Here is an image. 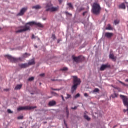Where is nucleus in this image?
Returning <instances> with one entry per match:
<instances>
[{
  "instance_id": "obj_17",
  "label": "nucleus",
  "mask_w": 128,
  "mask_h": 128,
  "mask_svg": "<svg viewBox=\"0 0 128 128\" xmlns=\"http://www.w3.org/2000/svg\"><path fill=\"white\" fill-rule=\"evenodd\" d=\"M32 8L35 10H40V8H42V6H40V5H38L36 6H33Z\"/></svg>"
},
{
  "instance_id": "obj_3",
  "label": "nucleus",
  "mask_w": 128,
  "mask_h": 128,
  "mask_svg": "<svg viewBox=\"0 0 128 128\" xmlns=\"http://www.w3.org/2000/svg\"><path fill=\"white\" fill-rule=\"evenodd\" d=\"M46 12H56L60 10V6L54 7L52 2L46 4Z\"/></svg>"
},
{
  "instance_id": "obj_10",
  "label": "nucleus",
  "mask_w": 128,
  "mask_h": 128,
  "mask_svg": "<svg viewBox=\"0 0 128 128\" xmlns=\"http://www.w3.org/2000/svg\"><path fill=\"white\" fill-rule=\"evenodd\" d=\"M112 36H114V34L112 33L106 32L105 34V38H112Z\"/></svg>"
},
{
  "instance_id": "obj_36",
  "label": "nucleus",
  "mask_w": 128,
  "mask_h": 128,
  "mask_svg": "<svg viewBox=\"0 0 128 128\" xmlns=\"http://www.w3.org/2000/svg\"><path fill=\"white\" fill-rule=\"evenodd\" d=\"M52 38H53V40H56V35L52 34Z\"/></svg>"
},
{
  "instance_id": "obj_30",
  "label": "nucleus",
  "mask_w": 128,
  "mask_h": 128,
  "mask_svg": "<svg viewBox=\"0 0 128 128\" xmlns=\"http://www.w3.org/2000/svg\"><path fill=\"white\" fill-rule=\"evenodd\" d=\"M72 98V96L70 94H68L67 97L66 98V100H68V98Z\"/></svg>"
},
{
  "instance_id": "obj_1",
  "label": "nucleus",
  "mask_w": 128,
  "mask_h": 128,
  "mask_svg": "<svg viewBox=\"0 0 128 128\" xmlns=\"http://www.w3.org/2000/svg\"><path fill=\"white\" fill-rule=\"evenodd\" d=\"M38 26V28H44V26L42 24L40 23H37L34 22H28L26 24L25 26H22L19 28H22L20 30L16 31V34H20L22 32H28V30H30V26Z\"/></svg>"
},
{
  "instance_id": "obj_29",
  "label": "nucleus",
  "mask_w": 128,
  "mask_h": 128,
  "mask_svg": "<svg viewBox=\"0 0 128 128\" xmlns=\"http://www.w3.org/2000/svg\"><path fill=\"white\" fill-rule=\"evenodd\" d=\"M66 14L67 16H72V14H71L69 13L68 12H66Z\"/></svg>"
},
{
  "instance_id": "obj_52",
  "label": "nucleus",
  "mask_w": 128,
  "mask_h": 128,
  "mask_svg": "<svg viewBox=\"0 0 128 128\" xmlns=\"http://www.w3.org/2000/svg\"><path fill=\"white\" fill-rule=\"evenodd\" d=\"M60 42V41L58 40V43Z\"/></svg>"
},
{
  "instance_id": "obj_42",
  "label": "nucleus",
  "mask_w": 128,
  "mask_h": 128,
  "mask_svg": "<svg viewBox=\"0 0 128 128\" xmlns=\"http://www.w3.org/2000/svg\"><path fill=\"white\" fill-rule=\"evenodd\" d=\"M61 98H62L63 102H65L64 98V96H62Z\"/></svg>"
},
{
  "instance_id": "obj_26",
  "label": "nucleus",
  "mask_w": 128,
  "mask_h": 128,
  "mask_svg": "<svg viewBox=\"0 0 128 128\" xmlns=\"http://www.w3.org/2000/svg\"><path fill=\"white\" fill-rule=\"evenodd\" d=\"M34 80V77H31L28 79L29 82H32V80Z\"/></svg>"
},
{
  "instance_id": "obj_28",
  "label": "nucleus",
  "mask_w": 128,
  "mask_h": 128,
  "mask_svg": "<svg viewBox=\"0 0 128 128\" xmlns=\"http://www.w3.org/2000/svg\"><path fill=\"white\" fill-rule=\"evenodd\" d=\"M100 92V89L95 88L94 90V92Z\"/></svg>"
},
{
  "instance_id": "obj_18",
  "label": "nucleus",
  "mask_w": 128,
  "mask_h": 128,
  "mask_svg": "<svg viewBox=\"0 0 128 128\" xmlns=\"http://www.w3.org/2000/svg\"><path fill=\"white\" fill-rule=\"evenodd\" d=\"M82 10H84V8H77L76 12H82Z\"/></svg>"
},
{
  "instance_id": "obj_13",
  "label": "nucleus",
  "mask_w": 128,
  "mask_h": 128,
  "mask_svg": "<svg viewBox=\"0 0 128 128\" xmlns=\"http://www.w3.org/2000/svg\"><path fill=\"white\" fill-rule=\"evenodd\" d=\"M28 64V66H34L36 64V62H34V60H32L29 61Z\"/></svg>"
},
{
  "instance_id": "obj_38",
  "label": "nucleus",
  "mask_w": 128,
  "mask_h": 128,
  "mask_svg": "<svg viewBox=\"0 0 128 128\" xmlns=\"http://www.w3.org/2000/svg\"><path fill=\"white\" fill-rule=\"evenodd\" d=\"M64 124L66 126V128H68V124H66V121L64 120Z\"/></svg>"
},
{
  "instance_id": "obj_7",
  "label": "nucleus",
  "mask_w": 128,
  "mask_h": 128,
  "mask_svg": "<svg viewBox=\"0 0 128 128\" xmlns=\"http://www.w3.org/2000/svg\"><path fill=\"white\" fill-rule=\"evenodd\" d=\"M72 58L74 62L77 63L80 62L82 60H84V57H82L80 56H79L78 57H75L74 56H72Z\"/></svg>"
},
{
  "instance_id": "obj_47",
  "label": "nucleus",
  "mask_w": 128,
  "mask_h": 128,
  "mask_svg": "<svg viewBox=\"0 0 128 128\" xmlns=\"http://www.w3.org/2000/svg\"><path fill=\"white\" fill-rule=\"evenodd\" d=\"M44 20H46V18H43Z\"/></svg>"
},
{
  "instance_id": "obj_49",
  "label": "nucleus",
  "mask_w": 128,
  "mask_h": 128,
  "mask_svg": "<svg viewBox=\"0 0 128 128\" xmlns=\"http://www.w3.org/2000/svg\"><path fill=\"white\" fill-rule=\"evenodd\" d=\"M35 48H38V46H36Z\"/></svg>"
},
{
  "instance_id": "obj_24",
  "label": "nucleus",
  "mask_w": 128,
  "mask_h": 128,
  "mask_svg": "<svg viewBox=\"0 0 128 128\" xmlns=\"http://www.w3.org/2000/svg\"><path fill=\"white\" fill-rule=\"evenodd\" d=\"M114 24H116H116H120V20H116L114 21Z\"/></svg>"
},
{
  "instance_id": "obj_55",
  "label": "nucleus",
  "mask_w": 128,
  "mask_h": 128,
  "mask_svg": "<svg viewBox=\"0 0 128 128\" xmlns=\"http://www.w3.org/2000/svg\"><path fill=\"white\" fill-rule=\"evenodd\" d=\"M126 82H128V80H126Z\"/></svg>"
},
{
  "instance_id": "obj_46",
  "label": "nucleus",
  "mask_w": 128,
  "mask_h": 128,
  "mask_svg": "<svg viewBox=\"0 0 128 128\" xmlns=\"http://www.w3.org/2000/svg\"><path fill=\"white\" fill-rule=\"evenodd\" d=\"M4 90L6 92H8V90H10V89H5Z\"/></svg>"
},
{
  "instance_id": "obj_48",
  "label": "nucleus",
  "mask_w": 128,
  "mask_h": 128,
  "mask_svg": "<svg viewBox=\"0 0 128 128\" xmlns=\"http://www.w3.org/2000/svg\"><path fill=\"white\" fill-rule=\"evenodd\" d=\"M52 80V82H56V80Z\"/></svg>"
},
{
  "instance_id": "obj_23",
  "label": "nucleus",
  "mask_w": 128,
  "mask_h": 128,
  "mask_svg": "<svg viewBox=\"0 0 128 128\" xmlns=\"http://www.w3.org/2000/svg\"><path fill=\"white\" fill-rule=\"evenodd\" d=\"M118 94L116 93L114 94L112 96V98H118Z\"/></svg>"
},
{
  "instance_id": "obj_40",
  "label": "nucleus",
  "mask_w": 128,
  "mask_h": 128,
  "mask_svg": "<svg viewBox=\"0 0 128 128\" xmlns=\"http://www.w3.org/2000/svg\"><path fill=\"white\" fill-rule=\"evenodd\" d=\"M86 14H88V12H85L83 13V16H86Z\"/></svg>"
},
{
  "instance_id": "obj_12",
  "label": "nucleus",
  "mask_w": 128,
  "mask_h": 128,
  "mask_svg": "<svg viewBox=\"0 0 128 128\" xmlns=\"http://www.w3.org/2000/svg\"><path fill=\"white\" fill-rule=\"evenodd\" d=\"M20 66L21 68H28V64H20Z\"/></svg>"
},
{
  "instance_id": "obj_5",
  "label": "nucleus",
  "mask_w": 128,
  "mask_h": 128,
  "mask_svg": "<svg viewBox=\"0 0 128 128\" xmlns=\"http://www.w3.org/2000/svg\"><path fill=\"white\" fill-rule=\"evenodd\" d=\"M38 107L36 106H24V107H20L18 108V112H20L22 110H34V108H36Z\"/></svg>"
},
{
  "instance_id": "obj_34",
  "label": "nucleus",
  "mask_w": 128,
  "mask_h": 128,
  "mask_svg": "<svg viewBox=\"0 0 128 128\" xmlns=\"http://www.w3.org/2000/svg\"><path fill=\"white\" fill-rule=\"evenodd\" d=\"M119 82L120 84H122L123 86H127L126 84L122 82V81H119Z\"/></svg>"
},
{
  "instance_id": "obj_11",
  "label": "nucleus",
  "mask_w": 128,
  "mask_h": 128,
  "mask_svg": "<svg viewBox=\"0 0 128 128\" xmlns=\"http://www.w3.org/2000/svg\"><path fill=\"white\" fill-rule=\"evenodd\" d=\"M110 58L114 62H116V57H115L114 55L112 54H110Z\"/></svg>"
},
{
  "instance_id": "obj_51",
  "label": "nucleus",
  "mask_w": 128,
  "mask_h": 128,
  "mask_svg": "<svg viewBox=\"0 0 128 128\" xmlns=\"http://www.w3.org/2000/svg\"><path fill=\"white\" fill-rule=\"evenodd\" d=\"M2 30V28H0V30Z\"/></svg>"
},
{
  "instance_id": "obj_19",
  "label": "nucleus",
  "mask_w": 128,
  "mask_h": 128,
  "mask_svg": "<svg viewBox=\"0 0 128 128\" xmlns=\"http://www.w3.org/2000/svg\"><path fill=\"white\" fill-rule=\"evenodd\" d=\"M28 56H30V54L26 53L23 55V58H28Z\"/></svg>"
},
{
  "instance_id": "obj_45",
  "label": "nucleus",
  "mask_w": 128,
  "mask_h": 128,
  "mask_svg": "<svg viewBox=\"0 0 128 128\" xmlns=\"http://www.w3.org/2000/svg\"><path fill=\"white\" fill-rule=\"evenodd\" d=\"M52 90H58V89H54V88H52Z\"/></svg>"
},
{
  "instance_id": "obj_22",
  "label": "nucleus",
  "mask_w": 128,
  "mask_h": 128,
  "mask_svg": "<svg viewBox=\"0 0 128 128\" xmlns=\"http://www.w3.org/2000/svg\"><path fill=\"white\" fill-rule=\"evenodd\" d=\"M84 118H86V120H88V122H90V117H88V116L86 114V113H84Z\"/></svg>"
},
{
  "instance_id": "obj_35",
  "label": "nucleus",
  "mask_w": 128,
  "mask_h": 128,
  "mask_svg": "<svg viewBox=\"0 0 128 128\" xmlns=\"http://www.w3.org/2000/svg\"><path fill=\"white\" fill-rule=\"evenodd\" d=\"M8 114H14V112H12V110H10V109L8 110Z\"/></svg>"
},
{
  "instance_id": "obj_14",
  "label": "nucleus",
  "mask_w": 128,
  "mask_h": 128,
  "mask_svg": "<svg viewBox=\"0 0 128 128\" xmlns=\"http://www.w3.org/2000/svg\"><path fill=\"white\" fill-rule=\"evenodd\" d=\"M56 102L54 100L51 101L49 102L50 106H56Z\"/></svg>"
},
{
  "instance_id": "obj_4",
  "label": "nucleus",
  "mask_w": 128,
  "mask_h": 128,
  "mask_svg": "<svg viewBox=\"0 0 128 128\" xmlns=\"http://www.w3.org/2000/svg\"><path fill=\"white\" fill-rule=\"evenodd\" d=\"M100 10H102V8L100 4L98 3H94L92 6V12L96 16H98L100 14Z\"/></svg>"
},
{
  "instance_id": "obj_27",
  "label": "nucleus",
  "mask_w": 128,
  "mask_h": 128,
  "mask_svg": "<svg viewBox=\"0 0 128 128\" xmlns=\"http://www.w3.org/2000/svg\"><path fill=\"white\" fill-rule=\"evenodd\" d=\"M52 94H54V96H58V94L54 92H52Z\"/></svg>"
},
{
  "instance_id": "obj_9",
  "label": "nucleus",
  "mask_w": 128,
  "mask_h": 128,
  "mask_svg": "<svg viewBox=\"0 0 128 128\" xmlns=\"http://www.w3.org/2000/svg\"><path fill=\"white\" fill-rule=\"evenodd\" d=\"M28 10V8H23L20 10V12L18 14V16H22L24 14V12Z\"/></svg>"
},
{
  "instance_id": "obj_20",
  "label": "nucleus",
  "mask_w": 128,
  "mask_h": 128,
  "mask_svg": "<svg viewBox=\"0 0 128 128\" xmlns=\"http://www.w3.org/2000/svg\"><path fill=\"white\" fill-rule=\"evenodd\" d=\"M66 112L67 114V118H68V116H70V111L68 110V106L66 107Z\"/></svg>"
},
{
  "instance_id": "obj_16",
  "label": "nucleus",
  "mask_w": 128,
  "mask_h": 128,
  "mask_svg": "<svg viewBox=\"0 0 128 128\" xmlns=\"http://www.w3.org/2000/svg\"><path fill=\"white\" fill-rule=\"evenodd\" d=\"M106 30H112V28L110 24H108V27L106 28Z\"/></svg>"
},
{
  "instance_id": "obj_43",
  "label": "nucleus",
  "mask_w": 128,
  "mask_h": 128,
  "mask_svg": "<svg viewBox=\"0 0 128 128\" xmlns=\"http://www.w3.org/2000/svg\"><path fill=\"white\" fill-rule=\"evenodd\" d=\"M58 2H59L60 4L62 3V0H58Z\"/></svg>"
},
{
  "instance_id": "obj_31",
  "label": "nucleus",
  "mask_w": 128,
  "mask_h": 128,
  "mask_svg": "<svg viewBox=\"0 0 128 128\" xmlns=\"http://www.w3.org/2000/svg\"><path fill=\"white\" fill-rule=\"evenodd\" d=\"M80 94H77L75 96V98H80Z\"/></svg>"
},
{
  "instance_id": "obj_33",
  "label": "nucleus",
  "mask_w": 128,
  "mask_h": 128,
  "mask_svg": "<svg viewBox=\"0 0 128 128\" xmlns=\"http://www.w3.org/2000/svg\"><path fill=\"white\" fill-rule=\"evenodd\" d=\"M18 120H24V116H20L18 118Z\"/></svg>"
},
{
  "instance_id": "obj_37",
  "label": "nucleus",
  "mask_w": 128,
  "mask_h": 128,
  "mask_svg": "<svg viewBox=\"0 0 128 128\" xmlns=\"http://www.w3.org/2000/svg\"><path fill=\"white\" fill-rule=\"evenodd\" d=\"M72 108V110H76V108H78V107L75 106L74 108Z\"/></svg>"
},
{
  "instance_id": "obj_50",
  "label": "nucleus",
  "mask_w": 128,
  "mask_h": 128,
  "mask_svg": "<svg viewBox=\"0 0 128 128\" xmlns=\"http://www.w3.org/2000/svg\"><path fill=\"white\" fill-rule=\"evenodd\" d=\"M116 88V90H118V88Z\"/></svg>"
},
{
  "instance_id": "obj_54",
  "label": "nucleus",
  "mask_w": 128,
  "mask_h": 128,
  "mask_svg": "<svg viewBox=\"0 0 128 128\" xmlns=\"http://www.w3.org/2000/svg\"><path fill=\"white\" fill-rule=\"evenodd\" d=\"M20 128H23L22 127H20Z\"/></svg>"
},
{
  "instance_id": "obj_41",
  "label": "nucleus",
  "mask_w": 128,
  "mask_h": 128,
  "mask_svg": "<svg viewBox=\"0 0 128 128\" xmlns=\"http://www.w3.org/2000/svg\"><path fill=\"white\" fill-rule=\"evenodd\" d=\"M44 76H46V74H40V76H42V77Z\"/></svg>"
},
{
  "instance_id": "obj_25",
  "label": "nucleus",
  "mask_w": 128,
  "mask_h": 128,
  "mask_svg": "<svg viewBox=\"0 0 128 128\" xmlns=\"http://www.w3.org/2000/svg\"><path fill=\"white\" fill-rule=\"evenodd\" d=\"M68 6H69V7H70L71 8L74 9V6H72V4L71 3H68Z\"/></svg>"
},
{
  "instance_id": "obj_44",
  "label": "nucleus",
  "mask_w": 128,
  "mask_h": 128,
  "mask_svg": "<svg viewBox=\"0 0 128 128\" xmlns=\"http://www.w3.org/2000/svg\"><path fill=\"white\" fill-rule=\"evenodd\" d=\"M34 38H36V37L34 36V35L32 36V40H34Z\"/></svg>"
},
{
  "instance_id": "obj_15",
  "label": "nucleus",
  "mask_w": 128,
  "mask_h": 128,
  "mask_svg": "<svg viewBox=\"0 0 128 128\" xmlns=\"http://www.w3.org/2000/svg\"><path fill=\"white\" fill-rule=\"evenodd\" d=\"M120 8H121L122 10H126V4H122L120 6Z\"/></svg>"
},
{
  "instance_id": "obj_6",
  "label": "nucleus",
  "mask_w": 128,
  "mask_h": 128,
  "mask_svg": "<svg viewBox=\"0 0 128 128\" xmlns=\"http://www.w3.org/2000/svg\"><path fill=\"white\" fill-rule=\"evenodd\" d=\"M5 57L7 58H8L9 60H10L12 62H18V60H20V62L22 61V58H16L10 55H6Z\"/></svg>"
},
{
  "instance_id": "obj_8",
  "label": "nucleus",
  "mask_w": 128,
  "mask_h": 128,
  "mask_svg": "<svg viewBox=\"0 0 128 128\" xmlns=\"http://www.w3.org/2000/svg\"><path fill=\"white\" fill-rule=\"evenodd\" d=\"M106 68H110V65L108 64L102 65L100 68V70L104 72V70H106Z\"/></svg>"
},
{
  "instance_id": "obj_2",
  "label": "nucleus",
  "mask_w": 128,
  "mask_h": 128,
  "mask_svg": "<svg viewBox=\"0 0 128 128\" xmlns=\"http://www.w3.org/2000/svg\"><path fill=\"white\" fill-rule=\"evenodd\" d=\"M73 84L74 85L72 87V92L74 94L76 90H78V87L82 84V80L78 78L76 76H73Z\"/></svg>"
},
{
  "instance_id": "obj_21",
  "label": "nucleus",
  "mask_w": 128,
  "mask_h": 128,
  "mask_svg": "<svg viewBox=\"0 0 128 128\" xmlns=\"http://www.w3.org/2000/svg\"><path fill=\"white\" fill-rule=\"evenodd\" d=\"M22 88V85H18L16 88H15V90H20V88Z\"/></svg>"
},
{
  "instance_id": "obj_53",
  "label": "nucleus",
  "mask_w": 128,
  "mask_h": 128,
  "mask_svg": "<svg viewBox=\"0 0 128 128\" xmlns=\"http://www.w3.org/2000/svg\"><path fill=\"white\" fill-rule=\"evenodd\" d=\"M40 84H42V83H40Z\"/></svg>"
},
{
  "instance_id": "obj_39",
  "label": "nucleus",
  "mask_w": 128,
  "mask_h": 128,
  "mask_svg": "<svg viewBox=\"0 0 128 128\" xmlns=\"http://www.w3.org/2000/svg\"><path fill=\"white\" fill-rule=\"evenodd\" d=\"M84 96H86V98H88V94L86 93L84 94Z\"/></svg>"
},
{
  "instance_id": "obj_32",
  "label": "nucleus",
  "mask_w": 128,
  "mask_h": 128,
  "mask_svg": "<svg viewBox=\"0 0 128 128\" xmlns=\"http://www.w3.org/2000/svg\"><path fill=\"white\" fill-rule=\"evenodd\" d=\"M68 70V68H62V70H63V72H66V70Z\"/></svg>"
}]
</instances>
